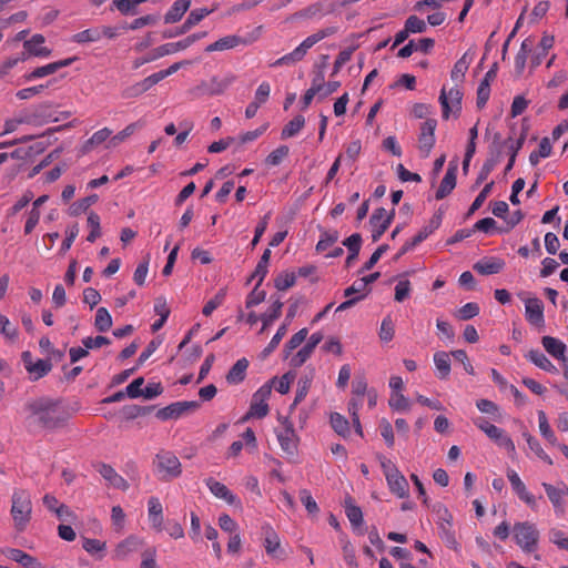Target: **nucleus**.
<instances>
[{
	"label": "nucleus",
	"instance_id": "f257e3e1",
	"mask_svg": "<svg viewBox=\"0 0 568 568\" xmlns=\"http://www.w3.org/2000/svg\"><path fill=\"white\" fill-rule=\"evenodd\" d=\"M31 416L44 428H55L65 420V414L58 402L39 398L29 404Z\"/></svg>",
	"mask_w": 568,
	"mask_h": 568
},
{
	"label": "nucleus",
	"instance_id": "f03ea898",
	"mask_svg": "<svg viewBox=\"0 0 568 568\" xmlns=\"http://www.w3.org/2000/svg\"><path fill=\"white\" fill-rule=\"evenodd\" d=\"M10 516L18 532L27 529L32 517V500L28 490L16 488L11 496Z\"/></svg>",
	"mask_w": 568,
	"mask_h": 568
},
{
	"label": "nucleus",
	"instance_id": "7ed1b4c3",
	"mask_svg": "<svg viewBox=\"0 0 568 568\" xmlns=\"http://www.w3.org/2000/svg\"><path fill=\"white\" fill-rule=\"evenodd\" d=\"M337 32V28L327 27L316 31L315 33L305 38L292 52L284 54L275 60L271 67L277 68L282 65H294L302 61L307 54L308 50L323 39L333 36Z\"/></svg>",
	"mask_w": 568,
	"mask_h": 568
},
{
	"label": "nucleus",
	"instance_id": "20e7f679",
	"mask_svg": "<svg viewBox=\"0 0 568 568\" xmlns=\"http://www.w3.org/2000/svg\"><path fill=\"white\" fill-rule=\"evenodd\" d=\"M154 473L162 481H170L182 474V465L176 455L169 450H161L153 460Z\"/></svg>",
	"mask_w": 568,
	"mask_h": 568
},
{
	"label": "nucleus",
	"instance_id": "39448f33",
	"mask_svg": "<svg viewBox=\"0 0 568 568\" xmlns=\"http://www.w3.org/2000/svg\"><path fill=\"white\" fill-rule=\"evenodd\" d=\"M513 537L516 545L524 552H532L537 549L539 542V530L530 521H519L513 527Z\"/></svg>",
	"mask_w": 568,
	"mask_h": 568
},
{
	"label": "nucleus",
	"instance_id": "423d86ee",
	"mask_svg": "<svg viewBox=\"0 0 568 568\" xmlns=\"http://www.w3.org/2000/svg\"><path fill=\"white\" fill-rule=\"evenodd\" d=\"M474 424L498 446L505 448L508 453H515V444L504 429L490 424L481 417L475 418Z\"/></svg>",
	"mask_w": 568,
	"mask_h": 568
},
{
	"label": "nucleus",
	"instance_id": "0eeeda50",
	"mask_svg": "<svg viewBox=\"0 0 568 568\" xmlns=\"http://www.w3.org/2000/svg\"><path fill=\"white\" fill-rule=\"evenodd\" d=\"M272 393V385L266 383L262 385L252 397L250 410L247 414L243 417V420H247L251 417L255 418H264L268 412L270 407L267 404V400Z\"/></svg>",
	"mask_w": 568,
	"mask_h": 568
},
{
	"label": "nucleus",
	"instance_id": "6e6552de",
	"mask_svg": "<svg viewBox=\"0 0 568 568\" xmlns=\"http://www.w3.org/2000/svg\"><path fill=\"white\" fill-rule=\"evenodd\" d=\"M545 493L552 505L554 511L557 517H562L566 513V503L568 498V486L561 483L559 486H554L548 483L541 484Z\"/></svg>",
	"mask_w": 568,
	"mask_h": 568
},
{
	"label": "nucleus",
	"instance_id": "1a4fd4ad",
	"mask_svg": "<svg viewBox=\"0 0 568 568\" xmlns=\"http://www.w3.org/2000/svg\"><path fill=\"white\" fill-rule=\"evenodd\" d=\"M463 92L458 84H455L448 91L444 87L440 90L439 103L443 110V119L447 120L452 112H459L462 109Z\"/></svg>",
	"mask_w": 568,
	"mask_h": 568
},
{
	"label": "nucleus",
	"instance_id": "9d476101",
	"mask_svg": "<svg viewBox=\"0 0 568 568\" xmlns=\"http://www.w3.org/2000/svg\"><path fill=\"white\" fill-rule=\"evenodd\" d=\"M283 429L276 433L278 444L284 453L294 456L297 452L298 437L292 422L287 417L280 419Z\"/></svg>",
	"mask_w": 568,
	"mask_h": 568
},
{
	"label": "nucleus",
	"instance_id": "9b49d317",
	"mask_svg": "<svg viewBox=\"0 0 568 568\" xmlns=\"http://www.w3.org/2000/svg\"><path fill=\"white\" fill-rule=\"evenodd\" d=\"M395 216V210L393 209L389 213L384 209H376L369 223L372 225V240L373 242H377L382 235L386 232L389 225L393 222Z\"/></svg>",
	"mask_w": 568,
	"mask_h": 568
},
{
	"label": "nucleus",
	"instance_id": "f8f14e48",
	"mask_svg": "<svg viewBox=\"0 0 568 568\" xmlns=\"http://www.w3.org/2000/svg\"><path fill=\"white\" fill-rule=\"evenodd\" d=\"M507 478L517 497L523 503H525L530 509L536 510L537 497L527 489L526 485L520 479L519 475L514 469H508Z\"/></svg>",
	"mask_w": 568,
	"mask_h": 568
},
{
	"label": "nucleus",
	"instance_id": "ddd939ff",
	"mask_svg": "<svg viewBox=\"0 0 568 568\" xmlns=\"http://www.w3.org/2000/svg\"><path fill=\"white\" fill-rule=\"evenodd\" d=\"M437 121L435 119H427L420 125V133L418 135V148L423 156L427 158L435 145V130Z\"/></svg>",
	"mask_w": 568,
	"mask_h": 568
},
{
	"label": "nucleus",
	"instance_id": "4468645a",
	"mask_svg": "<svg viewBox=\"0 0 568 568\" xmlns=\"http://www.w3.org/2000/svg\"><path fill=\"white\" fill-rule=\"evenodd\" d=\"M75 58H67L63 60L54 61L45 65L38 67L23 75L24 81H33L37 79L45 78L58 72L60 69L69 67L73 63Z\"/></svg>",
	"mask_w": 568,
	"mask_h": 568
},
{
	"label": "nucleus",
	"instance_id": "2eb2a0df",
	"mask_svg": "<svg viewBox=\"0 0 568 568\" xmlns=\"http://www.w3.org/2000/svg\"><path fill=\"white\" fill-rule=\"evenodd\" d=\"M58 121V118L52 112L50 104H40L33 109L32 112L21 116L18 122H26L28 124L41 125L50 122Z\"/></svg>",
	"mask_w": 568,
	"mask_h": 568
},
{
	"label": "nucleus",
	"instance_id": "dca6fc26",
	"mask_svg": "<svg viewBox=\"0 0 568 568\" xmlns=\"http://www.w3.org/2000/svg\"><path fill=\"white\" fill-rule=\"evenodd\" d=\"M200 407V403L196 400L191 402H176L159 410L158 417L166 419H176L189 410H195Z\"/></svg>",
	"mask_w": 568,
	"mask_h": 568
},
{
	"label": "nucleus",
	"instance_id": "f3484780",
	"mask_svg": "<svg viewBox=\"0 0 568 568\" xmlns=\"http://www.w3.org/2000/svg\"><path fill=\"white\" fill-rule=\"evenodd\" d=\"M143 545V540L135 535H130L120 541L113 551V558L116 560H124L131 554L138 551Z\"/></svg>",
	"mask_w": 568,
	"mask_h": 568
},
{
	"label": "nucleus",
	"instance_id": "a211bd4d",
	"mask_svg": "<svg viewBox=\"0 0 568 568\" xmlns=\"http://www.w3.org/2000/svg\"><path fill=\"white\" fill-rule=\"evenodd\" d=\"M457 163L450 162L448 169L439 184V187L436 191L435 197L436 200H443L447 195L452 193V191L456 186L457 179Z\"/></svg>",
	"mask_w": 568,
	"mask_h": 568
},
{
	"label": "nucleus",
	"instance_id": "6ab92c4d",
	"mask_svg": "<svg viewBox=\"0 0 568 568\" xmlns=\"http://www.w3.org/2000/svg\"><path fill=\"white\" fill-rule=\"evenodd\" d=\"M212 10L206 8H197L190 12L184 23L180 27V31L164 33V38H173L189 32L194 26L199 24Z\"/></svg>",
	"mask_w": 568,
	"mask_h": 568
},
{
	"label": "nucleus",
	"instance_id": "aec40b11",
	"mask_svg": "<svg viewBox=\"0 0 568 568\" xmlns=\"http://www.w3.org/2000/svg\"><path fill=\"white\" fill-rule=\"evenodd\" d=\"M389 491L398 498H408L409 485L405 476L398 470L395 474H387L385 478Z\"/></svg>",
	"mask_w": 568,
	"mask_h": 568
},
{
	"label": "nucleus",
	"instance_id": "412c9836",
	"mask_svg": "<svg viewBox=\"0 0 568 568\" xmlns=\"http://www.w3.org/2000/svg\"><path fill=\"white\" fill-rule=\"evenodd\" d=\"M6 557L23 568H44L43 565L33 556L18 548H8L3 551Z\"/></svg>",
	"mask_w": 568,
	"mask_h": 568
},
{
	"label": "nucleus",
	"instance_id": "4be33fe9",
	"mask_svg": "<svg viewBox=\"0 0 568 568\" xmlns=\"http://www.w3.org/2000/svg\"><path fill=\"white\" fill-rule=\"evenodd\" d=\"M525 313L530 324L537 326L544 324V305L539 298H528L525 303Z\"/></svg>",
	"mask_w": 568,
	"mask_h": 568
},
{
	"label": "nucleus",
	"instance_id": "5701e85b",
	"mask_svg": "<svg viewBox=\"0 0 568 568\" xmlns=\"http://www.w3.org/2000/svg\"><path fill=\"white\" fill-rule=\"evenodd\" d=\"M97 469L110 486L121 490H126L129 488L128 481L118 474L112 466L108 464H99Z\"/></svg>",
	"mask_w": 568,
	"mask_h": 568
},
{
	"label": "nucleus",
	"instance_id": "b1692460",
	"mask_svg": "<svg viewBox=\"0 0 568 568\" xmlns=\"http://www.w3.org/2000/svg\"><path fill=\"white\" fill-rule=\"evenodd\" d=\"M44 41V37L37 33L23 42V48L29 55L48 58L51 55V50L43 45Z\"/></svg>",
	"mask_w": 568,
	"mask_h": 568
},
{
	"label": "nucleus",
	"instance_id": "393cba45",
	"mask_svg": "<svg viewBox=\"0 0 568 568\" xmlns=\"http://www.w3.org/2000/svg\"><path fill=\"white\" fill-rule=\"evenodd\" d=\"M205 484L216 498L225 500L229 505L240 504L239 498L224 484L213 478H207Z\"/></svg>",
	"mask_w": 568,
	"mask_h": 568
},
{
	"label": "nucleus",
	"instance_id": "a878e982",
	"mask_svg": "<svg viewBox=\"0 0 568 568\" xmlns=\"http://www.w3.org/2000/svg\"><path fill=\"white\" fill-rule=\"evenodd\" d=\"M497 65L494 67L486 72L484 79L481 80L478 90H477V106L484 108L487 103L490 94V81L496 78Z\"/></svg>",
	"mask_w": 568,
	"mask_h": 568
},
{
	"label": "nucleus",
	"instance_id": "bb28decb",
	"mask_svg": "<svg viewBox=\"0 0 568 568\" xmlns=\"http://www.w3.org/2000/svg\"><path fill=\"white\" fill-rule=\"evenodd\" d=\"M505 266V262L498 257H488L478 261L474 270L481 275H493L499 273Z\"/></svg>",
	"mask_w": 568,
	"mask_h": 568
},
{
	"label": "nucleus",
	"instance_id": "cd10ccee",
	"mask_svg": "<svg viewBox=\"0 0 568 568\" xmlns=\"http://www.w3.org/2000/svg\"><path fill=\"white\" fill-rule=\"evenodd\" d=\"M264 534V547L266 554L274 558H282V549L278 535L271 527H267Z\"/></svg>",
	"mask_w": 568,
	"mask_h": 568
},
{
	"label": "nucleus",
	"instance_id": "c85d7f7f",
	"mask_svg": "<svg viewBox=\"0 0 568 568\" xmlns=\"http://www.w3.org/2000/svg\"><path fill=\"white\" fill-rule=\"evenodd\" d=\"M242 43H245V41L241 37L231 34V36L223 37V38L219 39L217 41L209 44L205 48V51L214 52V51L230 50V49H234L235 47H237Z\"/></svg>",
	"mask_w": 568,
	"mask_h": 568
},
{
	"label": "nucleus",
	"instance_id": "c756f323",
	"mask_svg": "<svg viewBox=\"0 0 568 568\" xmlns=\"http://www.w3.org/2000/svg\"><path fill=\"white\" fill-rule=\"evenodd\" d=\"M191 6V0H176L164 14L165 23H175L182 19Z\"/></svg>",
	"mask_w": 568,
	"mask_h": 568
},
{
	"label": "nucleus",
	"instance_id": "7c9ffc66",
	"mask_svg": "<svg viewBox=\"0 0 568 568\" xmlns=\"http://www.w3.org/2000/svg\"><path fill=\"white\" fill-rule=\"evenodd\" d=\"M541 344L546 352L552 357L557 359L564 358L567 346L560 339L551 336H544L541 338Z\"/></svg>",
	"mask_w": 568,
	"mask_h": 568
},
{
	"label": "nucleus",
	"instance_id": "2f4dec72",
	"mask_svg": "<svg viewBox=\"0 0 568 568\" xmlns=\"http://www.w3.org/2000/svg\"><path fill=\"white\" fill-rule=\"evenodd\" d=\"M526 357L540 369L551 374H557L558 368L548 359V357L539 349H531Z\"/></svg>",
	"mask_w": 568,
	"mask_h": 568
},
{
	"label": "nucleus",
	"instance_id": "473e14b6",
	"mask_svg": "<svg viewBox=\"0 0 568 568\" xmlns=\"http://www.w3.org/2000/svg\"><path fill=\"white\" fill-rule=\"evenodd\" d=\"M248 367V361L246 358H240L236 363L231 367L226 375V381L229 384L236 385L244 381L246 375V369Z\"/></svg>",
	"mask_w": 568,
	"mask_h": 568
},
{
	"label": "nucleus",
	"instance_id": "72a5a7b5",
	"mask_svg": "<svg viewBox=\"0 0 568 568\" xmlns=\"http://www.w3.org/2000/svg\"><path fill=\"white\" fill-rule=\"evenodd\" d=\"M443 221V212H436L428 223L414 236L415 243L424 242L430 234H433L442 224Z\"/></svg>",
	"mask_w": 568,
	"mask_h": 568
},
{
	"label": "nucleus",
	"instance_id": "f704fd0d",
	"mask_svg": "<svg viewBox=\"0 0 568 568\" xmlns=\"http://www.w3.org/2000/svg\"><path fill=\"white\" fill-rule=\"evenodd\" d=\"M434 364L437 369V377L439 379H447L450 374V358L449 354L440 351L434 354Z\"/></svg>",
	"mask_w": 568,
	"mask_h": 568
},
{
	"label": "nucleus",
	"instance_id": "c9c22d12",
	"mask_svg": "<svg viewBox=\"0 0 568 568\" xmlns=\"http://www.w3.org/2000/svg\"><path fill=\"white\" fill-rule=\"evenodd\" d=\"M314 376V371L312 369L308 374L302 376L297 382V388L295 393V398L293 404L291 405V408L295 407L297 404H300L307 395L312 381Z\"/></svg>",
	"mask_w": 568,
	"mask_h": 568
},
{
	"label": "nucleus",
	"instance_id": "e433bc0d",
	"mask_svg": "<svg viewBox=\"0 0 568 568\" xmlns=\"http://www.w3.org/2000/svg\"><path fill=\"white\" fill-rule=\"evenodd\" d=\"M112 131L109 128H103L92 134V136L83 144L82 153L90 152L94 146L100 145L109 138L111 139Z\"/></svg>",
	"mask_w": 568,
	"mask_h": 568
},
{
	"label": "nucleus",
	"instance_id": "4c0bfd02",
	"mask_svg": "<svg viewBox=\"0 0 568 568\" xmlns=\"http://www.w3.org/2000/svg\"><path fill=\"white\" fill-rule=\"evenodd\" d=\"M283 303L280 298L275 300L268 311L261 316L263 323L261 332L265 331L275 320L281 316Z\"/></svg>",
	"mask_w": 568,
	"mask_h": 568
},
{
	"label": "nucleus",
	"instance_id": "58836bf2",
	"mask_svg": "<svg viewBox=\"0 0 568 568\" xmlns=\"http://www.w3.org/2000/svg\"><path fill=\"white\" fill-rule=\"evenodd\" d=\"M112 326V316L105 307H99L95 313L94 327L98 332H108Z\"/></svg>",
	"mask_w": 568,
	"mask_h": 568
},
{
	"label": "nucleus",
	"instance_id": "ea45409f",
	"mask_svg": "<svg viewBox=\"0 0 568 568\" xmlns=\"http://www.w3.org/2000/svg\"><path fill=\"white\" fill-rule=\"evenodd\" d=\"M538 424H539V430H540V434L542 435V437L552 446H557L558 445L557 437H556L555 433L552 432L544 410L538 412Z\"/></svg>",
	"mask_w": 568,
	"mask_h": 568
},
{
	"label": "nucleus",
	"instance_id": "a19ab883",
	"mask_svg": "<svg viewBox=\"0 0 568 568\" xmlns=\"http://www.w3.org/2000/svg\"><path fill=\"white\" fill-rule=\"evenodd\" d=\"M83 549L92 556L98 555V558L101 559L104 556V551L106 549L105 541H101L95 538H83L82 541Z\"/></svg>",
	"mask_w": 568,
	"mask_h": 568
},
{
	"label": "nucleus",
	"instance_id": "79ce46f5",
	"mask_svg": "<svg viewBox=\"0 0 568 568\" xmlns=\"http://www.w3.org/2000/svg\"><path fill=\"white\" fill-rule=\"evenodd\" d=\"M308 329L302 328L297 333H295L288 342L284 345V358H288L292 352L297 348L305 339L307 338Z\"/></svg>",
	"mask_w": 568,
	"mask_h": 568
},
{
	"label": "nucleus",
	"instance_id": "37998d69",
	"mask_svg": "<svg viewBox=\"0 0 568 568\" xmlns=\"http://www.w3.org/2000/svg\"><path fill=\"white\" fill-rule=\"evenodd\" d=\"M389 407L398 413H406L410 410L412 403L402 393H392L388 399Z\"/></svg>",
	"mask_w": 568,
	"mask_h": 568
},
{
	"label": "nucleus",
	"instance_id": "c03bdc74",
	"mask_svg": "<svg viewBox=\"0 0 568 568\" xmlns=\"http://www.w3.org/2000/svg\"><path fill=\"white\" fill-rule=\"evenodd\" d=\"M305 125V118L296 115L282 130L281 138L288 139L295 136Z\"/></svg>",
	"mask_w": 568,
	"mask_h": 568
},
{
	"label": "nucleus",
	"instance_id": "a18cd8bd",
	"mask_svg": "<svg viewBox=\"0 0 568 568\" xmlns=\"http://www.w3.org/2000/svg\"><path fill=\"white\" fill-rule=\"evenodd\" d=\"M185 49H187V47L185 44L184 39H182L178 42H170V43L162 44V45L155 48L154 52H155V57L159 59L164 55H170V54L176 53V52L185 50Z\"/></svg>",
	"mask_w": 568,
	"mask_h": 568
},
{
	"label": "nucleus",
	"instance_id": "49530a36",
	"mask_svg": "<svg viewBox=\"0 0 568 568\" xmlns=\"http://www.w3.org/2000/svg\"><path fill=\"white\" fill-rule=\"evenodd\" d=\"M524 437L526 438L528 447L530 448L531 452H534L537 455V457H539L541 460H544L548 465L554 464L551 457L544 450L540 443L535 437H532L528 433H525Z\"/></svg>",
	"mask_w": 568,
	"mask_h": 568
},
{
	"label": "nucleus",
	"instance_id": "de8ad7c7",
	"mask_svg": "<svg viewBox=\"0 0 568 568\" xmlns=\"http://www.w3.org/2000/svg\"><path fill=\"white\" fill-rule=\"evenodd\" d=\"M331 426L339 436L346 437L349 435V423L339 413L331 415Z\"/></svg>",
	"mask_w": 568,
	"mask_h": 568
},
{
	"label": "nucleus",
	"instance_id": "09e8293b",
	"mask_svg": "<svg viewBox=\"0 0 568 568\" xmlns=\"http://www.w3.org/2000/svg\"><path fill=\"white\" fill-rule=\"evenodd\" d=\"M525 139H526L525 132H523L516 141H511V138L508 139V141H510L511 143L509 145L510 154H509V161L505 168V173L509 172L513 169L515 161H516V156H517L518 152L520 151V149L523 148Z\"/></svg>",
	"mask_w": 568,
	"mask_h": 568
},
{
	"label": "nucleus",
	"instance_id": "8fccbe9b",
	"mask_svg": "<svg viewBox=\"0 0 568 568\" xmlns=\"http://www.w3.org/2000/svg\"><path fill=\"white\" fill-rule=\"evenodd\" d=\"M98 201V195L92 194L74 202L70 206V215L77 216L84 213L91 205Z\"/></svg>",
	"mask_w": 568,
	"mask_h": 568
},
{
	"label": "nucleus",
	"instance_id": "3c124183",
	"mask_svg": "<svg viewBox=\"0 0 568 568\" xmlns=\"http://www.w3.org/2000/svg\"><path fill=\"white\" fill-rule=\"evenodd\" d=\"M52 368L50 359H37L32 366L29 367V374L34 378L39 379L45 376Z\"/></svg>",
	"mask_w": 568,
	"mask_h": 568
},
{
	"label": "nucleus",
	"instance_id": "603ef678",
	"mask_svg": "<svg viewBox=\"0 0 568 568\" xmlns=\"http://www.w3.org/2000/svg\"><path fill=\"white\" fill-rule=\"evenodd\" d=\"M469 63L470 62L467 59L466 53L459 60H457V62L455 63L452 72H450V78L453 81L456 82V84H458V82L463 81L465 73L468 70Z\"/></svg>",
	"mask_w": 568,
	"mask_h": 568
},
{
	"label": "nucleus",
	"instance_id": "864d4df0",
	"mask_svg": "<svg viewBox=\"0 0 568 568\" xmlns=\"http://www.w3.org/2000/svg\"><path fill=\"white\" fill-rule=\"evenodd\" d=\"M497 163H498V159H497V158H494V156L488 158V159L484 162V164H483V166H481V169H480V171H479V173H478V176H477V179H476V181H475V184H474V185H473V187H471L473 190H474V189H476V187H478V186H479L484 181H486V180H487V178H488V176H489V174L493 172V170L495 169V166L497 165Z\"/></svg>",
	"mask_w": 568,
	"mask_h": 568
},
{
	"label": "nucleus",
	"instance_id": "5fc2aeb1",
	"mask_svg": "<svg viewBox=\"0 0 568 568\" xmlns=\"http://www.w3.org/2000/svg\"><path fill=\"white\" fill-rule=\"evenodd\" d=\"M287 332V324L283 323L278 328L275 335L272 337L268 345L262 351L261 356L262 358H266L271 353L274 352V349L278 346L282 338L285 336Z\"/></svg>",
	"mask_w": 568,
	"mask_h": 568
},
{
	"label": "nucleus",
	"instance_id": "6e6d98bb",
	"mask_svg": "<svg viewBox=\"0 0 568 568\" xmlns=\"http://www.w3.org/2000/svg\"><path fill=\"white\" fill-rule=\"evenodd\" d=\"M88 226L91 229L87 241L93 243L98 237L101 236L100 216L91 211L88 215Z\"/></svg>",
	"mask_w": 568,
	"mask_h": 568
},
{
	"label": "nucleus",
	"instance_id": "4d7b16f0",
	"mask_svg": "<svg viewBox=\"0 0 568 568\" xmlns=\"http://www.w3.org/2000/svg\"><path fill=\"white\" fill-rule=\"evenodd\" d=\"M139 123H131L126 125L122 131L118 134L111 136L109 141V148H115L123 141H125L129 136H131L139 128Z\"/></svg>",
	"mask_w": 568,
	"mask_h": 568
},
{
	"label": "nucleus",
	"instance_id": "13d9d810",
	"mask_svg": "<svg viewBox=\"0 0 568 568\" xmlns=\"http://www.w3.org/2000/svg\"><path fill=\"white\" fill-rule=\"evenodd\" d=\"M225 296V288H221L213 298L205 303L202 310L203 315L210 316L217 307H220L224 303Z\"/></svg>",
	"mask_w": 568,
	"mask_h": 568
},
{
	"label": "nucleus",
	"instance_id": "bf43d9fd",
	"mask_svg": "<svg viewBox=\"0 0 568 568\" xmlns=\"http://www.w3.org/2000/svg\"><path fill=\"white\" fill-rule=\"evenodd\" d=\"M338 240L337 231H324L321 233L320 241L316 244V251L323 252L332 246Z\"/></svg>",
	"mask_w": 568,
	"mask_h": 568
},
{
	"label": "nucleus",
	"instance_id": "052dcab7",
	"mask_svg": "<svg viewBox=\"0 0 568 568\" xmlns=\"http://www.w3.org/2000/svg\"><path fill=\"white\" fill-rule=\"evenodd\" d=\"M548 538L549 541L556 545L559 549L568 550V537L562 530L558 528L549 529Z\"/></svg>",
	"mask_w": 568,
	"mask_h": 568
},
{
	"label": "nucleus",
	"instance_id": "680f3d73",
	"mask_svg": "<svg viewBox=\"0 0 568 568\" xmlns=\"http://www.w3.org/2000/svg\"><path fill=\"white\" fill-rule=\"evenodd\" d=\"M394 334H395L394 324H393L390 316L388 315L383 318L378 335H379V338L382 342L387 343L394 338Z\"/></svg>",
	"mask_w": 568,
	"mask_h": 568
},
{
	"label": "nucleus",
	"instance_id": "e2e57ef3",
	"mask_svg": "<svg viewBox=\"0 0 568 568\" xmlns=\"http://www.w3.org/2000/svg\"><path fill=\"white\" fill-rule=\"evenodd\" d=\"M140 568H159L155 547H148L142 551Z\"/></svg>",
	"mask_w": 568,
	"mask_h": 568
},
{
	"label": "nucleus",
	"instance_id": "0e129e2a",
	"mask_svg": "<svg viewBox=\"0 0 568 568\" xmlns=\"http://www.w3.org/2000/svg\"><path fill=\"white\" fill-rule=\"evenodd\" d=\"M479 311V305L477 303L469 302L457 311L456 316L462 321H468L477 316Z\"/></svg>",
	"mask_w": 568,
	"mask_h": 568
},
{
	"label": "nucleus",
	"instance_id": "69168bd1",
	"mask_svg": "<svg viewBox=\"0 0 568 568\" xmlns=\"http://www.w3.org/2000/svg\"><path fill=\"white\" fill-rule=\"evenodd\" d=\"M378 427H379L381 435L384 438L387 447L392 448L395 444V437H394L392 424L386 418H382Z\"/></svg>",
	"mask_w": 568,
	"mask_h": 568
},
{
	"label": "nucleus",
	"instance_id": "338daca9",
	"mask_svg": "<svg viewBox=\"0 0 568 568\" xmlns=\"http://www.w3.org/2000/svg\"><path fill=\"white\" fill-rule=\"evenodd\" d=\"M101 38V32L98 29H87L74 34L73 40L78 43L95 42Z\"/></svg>",
	"mask_w": 568,
	"mask_h": 568
},
{
	"label": "nucleus",
	"instance_id": "774afa93",
	"mask_svg": "<svg viewBox=\"0 0 568 568\" xmlns=\"http://www.w3.org/2000/svg\"><path fill=\"white\" fill-rule=\"evenodd\" d=\"M346 516L354 527H358L363 524V513L362 509L353 504H346L345 507Z\"/></svg>",
	"mask_w": 568,
	"mask_h": 568
}]
</instances>
